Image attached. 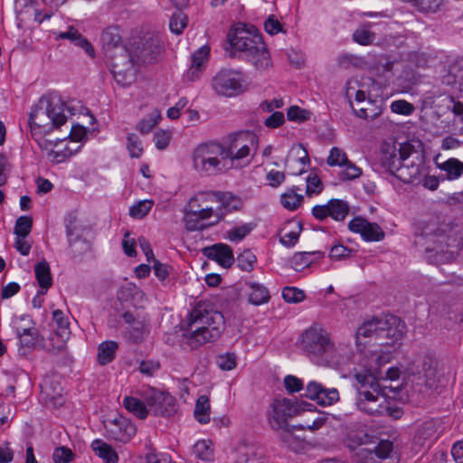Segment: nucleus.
I'll use <instances>...</instances> for the list:
<instances>
[{"label": "nucleus", "mask_w": 463, "mask_h": 463, "mask_svg": "<svg viewBox=\"0 0 463 463\" xmlns=\"http://www.w3.org/2000/svg\"><path fill=\"white\" fill-rule=\"evenodd\" d=\"M163 43L156 34L147 33L120 48L112 56V74L116 82L123 87L136 80L138 68L157 61Z\"/></svg>", "instance_id": "1"}, {"label": "nucleus", "mask_w": 463, "mask_h": 463, "mask_svg": "<svg viewBox=\"0 0 463 463\" xmlns=\"http://www.w3.org/2000/svg\"><path fill=\"white\" fill-rule=\"evenodd\" d=\"M224 329L223 315L210 303L199 302L189 314L184 337L190 348L195 349L219 339Z\"/></svg>", "instance_id": "2"}, {"label": "nucleus", "mask_w": 463, "mask_h": 463, "mask_svg": "<svg viewBox=\"0 0 463 463\" xmlns=\"http://www.w3.org/2000/svg\"><path fill=\"white\" fill-rule=\"evenodd\" d=\"M231 45L230 55L250 62L257 71H265L272 67L270 54L262 35L253 27L238 24L227 35Z\"/></svg>", "instance_id": "3"}, {"label": "nucleus", "mask_w": 463, "mask_h": 463, "mask_svg": "<svg viewBox=\"0 0 463 463\" xmlns=\"http://www.w3.org/2000/svg\"><path fill=\"white\" fill-rule=\"evenodd\" d=\"M403 324L393 315H383L364 321L356 330L357 346H392L403 335Z\"/></svg>", "instance_id": "4"}, {"label": "nucleus", "mask_w": 463, "mask_h": 463, "mask_svg": "<svg viewBox=\"0 0 463 463\" xmlns=\"http://www.w3.org/2000/svg\"><path fill=\"white\" fill-rule=\"evenodd\" d=\"M66 104L57 93H49L39 99L32 107L29 125L32 136L49 134L67 120Z\"/></svg>", "instance_id": "5"}, {"label": "nucleus", "mask_w": 463, "mask_h": 463, "mask_svg": "<svg viewBox=\"0 0 463 463\" xmlns=\"http://www.w3.org/2000/svg\"><path fill=\"white\" fill-rule=\"evenodd\" d=\"M299 347L317 364L339 366L343 363V359L338 356V348L329 333L318 324L311 326L302 333Z\"/></svg>", "instance_id": "6"}, {"label": "nucleus", "mask_w": 463, "mask_h": 463, "mask_svg": "<svg viewBox=\"0 0 463 463\" xmlns=\"http://www.w3.org/2000/svg\"><path fill=\"white\" fill-rule=\"evenodd\" d=\"M406 371L419 392L430 394L444 385V378L438 373L436 358L427 352L417 354L407 364Z\"/></svg>", "instance_id": "7"}, {"label": "nucleus", "mask_w": 463, "mask_h": 463, "mask_svg": "<svg viewBox=\"0 0 463 463\" xmlns=\"http://www.w3.org/2000/svg\"><path fill=\"white\" fill-rule=\"evenodd\" d=\"M412 152L413 147L408 143L400 144L399 147L391 144H383L379 156L380 165L401 181L411 183L420 175L417 165L404 164Z\"/></svg>", "instance_id": "8"}, {"label": "nucleus", "mask_w": 463, "mask_h": 463, "mask_svg": "<svg viewBox=\"0 0 463 463\" xmlns=\"http://www.w3.org/2000/svg\"><path fill=\"white\" fill-rule=\"evenodd\" d=\"M354 380L357 408L369 415L383 414L387 410L386 399L380 389L377 377L364 371L356 373Z\"/></svg>", "instance_id": "9"}, {"label": "nucleus", "mask_w": 463, "mask_h": 463, "mask_svg": "<svg viewBox=\"0 0 463 463\" xmlns=\"http://www.w3.org/2000/svg\"><path fill=\"white\" fill-rule=\"evenodd\" d=\"M227 160L224 148L218 142L201 144L193 153L194 167L201 175H211L226 170Z\"/></svg>", "instance_id": "10"}, {"label": "nucleus", "mask_w": 463, "mask_h": 463, "mask_svg": "<svg viewBox=\"0 0 463 463\" xmlns=\"http://www.w3.org/2000/svg\"><path fill=\"white\" fill-rule=\"evenodd\" d=\"M257 137L250 131H238L229 134L221 143L224 148V156L231 163V166L235 162L244 161V165L250 163L252 156L251 151L255 149Z\"/></svg>", "instance_id": "11"}, {"label": "nucleus", "mask_w": 463, "mask_h": 463, "mask_svg": "<svg viewBox=\"0 0 463 463\" xmlns=\"http://www.w3.org/2000/svg\"><path fill=\"white\" fill-rule=\"evenodd\" d=\"M212 87L218 95L234 97L246 91L248 85L241 71L223 69L213 78Z\"/></svg>", "instance_id": "12"}, {"label": "nucleus", "mask_w": 463, "mask_h": 463, "mask_svg": "<svg viewBox=\"0 0 463 463\" xmlns=\"http://www.w3.org/2000/svg\"><path fill=\"white\" fill-rule=\"evenodd\" d=\"M140 394L146 402L148 413L151 412L155 416L169 417L176 411V400L167 392L155 388H146Z\"/></svg>", "instance_id": "13"}, {"label": "nucleus", "mask_w": 463, "mask_h": 463, "mask_svg": "<svg viewBox=\"0 0 463 463\" xmlns=\"http://www.w3.org/2000/svg\"><path fill=\"white\" fill-rule=\"evenodd\" d=\"M299 413L298 404L288 399H276L269 406L268 420L273 430H280L287 427L289 419Z\"/></svg>", "instance_id": "14"}, {"label": "nucleus", "mask_w": 463, "mask_h": 463, "mask_svg": "<svg viewBox=\"0 0 463 463\" xmlns=\"http://www.w3.org/2000/svg\"><path fill=\"white\" fill-rule=\"evenodd\" d=\"M424 239L427 241H433L438 244V246L431 249L426 248L427 250H443V244H445L447 248L456 250H461L463 248V237L459 234L458 231L445 223L425 233Z\"/></svg>", "instance_id": "15"}, {"label": "nucleus", "mask_w": 463, "mask_h": 463, "mask_svg": "<svg viewBox=\"0 0 463 463\" xmlns=\"http://www.w3.org/2000/svg\"><path fill=\"white\" fill-rule=\"evenodd\" d=\"M32 324L33 321L28 316L14 317L13 320V326L22 348L31 349L38 346L42 335L36 327L31 326Z\"/></svg>", "instance_id": "16"}, {"label": "nucleus", "mask_w": 463, "mask_h": 463, "mask_svg": "<svg viewBox=\"0 0 463 463\" xmlns=\"http://www.w3.org/2000/svg\"><path fill=\"white\" fill-rule=\"evenodd\" d=\"M305 391L306 397L315 401L320 406H331L340 400V394L336 388H326L316 381H310Z\"/></svg>", "instance_id": "17"}, {"label": "nucleus", "mask_w": 463, "mask_h": 463, "mask_svg": "<svg viewBox=\"0 0 463 463\" xmlns=\"http://www.w3.org/2000/svg\"><path fill=\"white\" fill-rule=\"evenodd\" d=\"M348 229L354 233H359L365 241H381L385 237V232L376 222H370L360 216L349 222Z\"/></svg>", "instance_id": "18"}, {"label": "nucleus", "mask_w": 463, "mask_h": 463, "mask_svg": "<svg viewBox=\"0 0 463 463\" xmlns=\"http://www.w3.org/2000/svg\"><path fill=\"white\" fill-rule=\"evenodd\" d=\"M212 198H213V203L216 204L214 206L215 220L210 222V225L218 223L222 221L228 213L239 210L241 206V201L230 193H212Z\"/></svg>", "instance_id": "19"}, {"label": "nucleus", "mask_w": 463, "mask_h": 463, "mask_svg": "<svg viewBox=\"0 0 463 463\" xmlns=\"http://www.w3.org/2000/svg\"><path fill=\"white\" fill-rule=\"evenodd\" d=\"M105 427L113 439L127 442L135 436L137 429L130 420L122 415H117L114 419L108 420Z\"/></svg>", "instance_id": "20"}, {"label": "nucleus", "mask_w": 463, "mask_h": 463, "mask_svg": "<svg viewBox=\"0 0 463 463\" xmlns=\"http://www.w3.org/2000/svg\"><path fill=\"white\" fill-rule=\"evenodd\" d=\"M70 330L54 331L48 335H41L38 348L52 355L62 354L66 351V343L70 336Z\"/></svg>", "instance_id": "21"}, {"label": "nucleus", "mask_w": 463, "mask_h": 463, "mask_svg": "<svg viewBox=\"0 0 463 463\" xmlns=\"http://www.w3.org/2000/svg\"><path fill=\"white\" fill-rule=\"evenodd\" d=\"M354 89L347 83L345 97L348 99L350 107L354 113L361 118L366 120H373L382 114V104L381 100L368 99L364 104L355 107L352 101V90Z\"/></svg>", "instance_id": "22"}, {"label": "nucleus", "mask_w": 463, "mask_h": 463, "mask_svg": "<svg viewBox=\"0 0 463 463\" xmlns=\"http://www.w3.org/2000/svg\"><path fill=\"white\" fill-rule=\"evenodd\" d=\"M309 165V156L302 144L294 145L286 160V167L291 175H299L306 172Z\"/></svg>", "instance_id": "23"}, {"label": "nucleus", "mask_w": 463, "mask_h": 463, "mask_svg": "<svg viewBox=\"0 0 463 463\" xmlns=\"http://www.w3.org/2000/svg\"><path fill=\"white\" fill-rule=\"evenodd\" d=\"M42 396L46 404L53 408L60 407L63 404V388L54 377H46L41 384Z\"/></svg>", "instance_id": "24"}, {"label": "nucleus", "mask_w": 463, "mask_h": 463, "mask_svg": "<svg viewBox=\"0 0 463 463\" xmlns=\"http://www.w3.org/2000/svg\"><path fill=\"white\" fill-rule=\"evenodd\" d=\"M203 253L208 259L215 260L223 268H230L234 262L232 248L223 243H217L210 247H205L203 250Z\"/></svg>", "instance_id": "25"}, {"label": "nucleus", "mask_w": 463, "mask_h": 463, "mask_svg": "<svg viewBox=\"0 0 463 463\" xmlns=\"http://www.w3.org/2000/svg\"><path fill=\"white\" fill-rule=\"evenodd\" d=\"M121 35L118 27H109L101 34V42L107 55L109 59L110 67L112 68V56L120 48H127V45H121Z\"/></svg>", "instance_id": "26"}, {"label": "nucleus", "mask_w": 463, "mask_h": 463, "mask_svg": "<svg viewBox=\"0 0 463 463\" xmlns=\"http://www.w3.org/2000/svg\"><path fill=\"white\" fill-rule=\"evenodd\" d=\"M122 317L126 324L128 325L129 338L138 343L144 340L146 335L148 334L147 324L144 319L137 318L130 312H125Z\"/></svg>", "instance_id": "27"}, {"label": "nucleus", "mask_w": 463, "mask_h": 463, "mask_svg": "<svg viewBox=\"0 0 463 463\" xmlns=\"http://www.w3.org/2000/svg\"><path fill=\"white\" fill-rule=\"evenodd\" d=\"M64 223L68 240L82 238L85 229L83 220L79 218L77 211L68 213L65 217Z\"/></svg>", "instance_id": "28"}, {"label": "nucleus", "mask_w": 463, "mask_h": 463, "mask_svg": "<svg viewBox=\"0 0 463 463\" xmlns=\"http://www.w3.org/2000/svg\"><path fill=\"white\" fill-rule=\"evenodd\" d=\"M34 274L41 288V294H46L49 288L52 285V278L49 263L46 260L37 263L34 266Z\"/></svg>", "instance_id": "29"}, {"label": "nucleus", "mask_w": 463, "mask_h": 463, "mask_svg": "<svg viewBox=\"0 0 463 463\" xmlns=\"http://www.w3.org/2000/svg\"><path fill=\"white\" fill-rule=\"evenodd\" d=\"M236 463H269L268 458L260 451L249 447H241L236 450Z\"/></svg>", "instance_id": "30"}, {"label": "nucleus", "mask_w": 463, "mask_h": 463, "mask_svg": "<svg viewBox=\"0 0 463 463\" xmlns=\"http://www.w3.org/2000/svg\"><path fill=\"white\" fill-rule=\"evenodd\" d=\"M94 453L105 463H118V457L113 448L101 439H95L91 443Z\"/></svg>", "instance_id": "31"}, {"label": "nucleus", "mask_w": 463, "mask_h": 463, "mask_svg": "<svg viewBox=\"0 0 463 463\" xmlns=\"http://www.w3.org/2000/svg\"><path fill=\"white\" fill-rule=\"evenodd\" d=\"M443 82L448 85H458L463 91V58L458 59L449 69L447 75L443 77Z\"/></svg>", "instance_id": "32"}, {"label": "nucleus", "mask_w": 463, "mask_h": 463, "mask_svg": "<svg viewBox=\"0 0 463 463\" xmlns=\"http://www.w3.org/2000/svg\"><path fill=\"white\" fill-rule=\"evenodd\" d=\"M123 406L126 410L138 419L144 420L148 415L146 402L133 396H126L123 400Z\"/></svg>", "instance_id": "33"}, {"label": "nucleus", "mask_w": 463, "mask_h": 463, "mask_svg": "<svg viewBox=\"0 0 463 463\" xmlns=\"http://www.w3.org/2000/svg\"><path fill=\"white\" fill-rule=\"evenodd\" d=\"M118 345L115 341H105L99 345L97 360L100 365H106L113 361Z\"/></svg>", "instance_id": "34"}, {"label": "nucleus", "mask_w": 463, "mask_h": 463, "mask_svg": "<svg viewBox=\"0 0 463 463\" xmlns=\"http://www.w3.org/2000/svg\"><path fill=\"white\" fill-rule=\"evenodd\" d=\"M249 302L255 306H260L269 302L270 296L268 288L260 283L250 282L249 284Z\"/></svg>", "instance_id": "35"}, {"label": "nucleus", "mask_w": 463, "mask_h": 463, "mask_svg": "<svg viewBox=\"0 0 463 463\" xmlns=\"http://www.w3.org/2000/svg\"><path fill=\"white\" fill-rule=\"evenodd\" d=\"M329 217L336 222H343L349 213V205L345 201L331 199L327 202Z\"/></svg>", "instance_id": "36"}, {"label": "nucleus", "mask_w": 463, "mask_h": 463, "mask_svg": "<svg viewBox=\"0 0 463 463\" xmlns=\"http://www.w3.org/2000/svg\"><path fill=\"white\" fill-rule=\"evenodd\" d=\"M194 414L201 424L210 421V402L207 396L202 395L197 399Z\"/></svg>", "instance_id": "37"}, {"label": "nucleus", "mask_w": 463, "mask_h": 463, "mask_svg": "<svg viewBox=\"0 0 463 463\" xmlns=\"http://www.w3.org/2000/svg\"><path fill=\"white\" fill-rule=\"evenodd\" d=\"M317 254L319 257L324 256L321 251H304L295 253L291 260L292 268L297 271H301L312 263L311 257Z\"/></svg>", "instance_id": "38"}, {"label": "nucleus", "mask_w": 463, "mask_h": 463, "mask_svg": "<svg viewBox=\"0 0 463 463\" xmlns=\"http://www.w3.org/2000/svg\"><path fill=\"white\" fill-rule=\"evenodd\" d=\"M56 38L69 40L75 46L80 47L87 52V39L73 26H70L66 32L59 33Z\"/></svg>", "instance_id": "39"}, {"label": "nucleus", "mask_w": 463, "mask_h": 463, "mask_svg": "<svg viewBox=\"0 0 463 463\" xmlns=\"http://www.w3.org/2000/svg\"><path fill=\"white\" fill-rule=\"evenodd\" d=\"M303 195L298 194L295 188L288 189L283 194H281L280 202L284 208L294 211L302 203Z\"/></svg>", "instance_id": "40"}, {"label": "nucleus", "mask_w": 463, "mask_h": 463, "mask_svg": "<svg viewBox=\"0 0 463 463\" xmlns=\"http://www.w3.org/2000/svg\"><path fill=\"white\" fill-rule=\"evenodd\" d=\"M193 451L195 458L201 460L209 461L213 457V449L210 440L203 439L197 441L194 445Z\"/></svg>", "instance_id": "41"}, {"label": "nucleus", "mask_w": 463, "mask_h": 463, "mask_svg": "<svg viewBox=\"0 0 463 463\" xmlns=\"http://www.w3.org/2000/svg\"><path fill=\"white\" fill-rule=\"evenodd\" d=\"M279 430L280 440L290 449L298 450L302 447V440L298 439L288 427Z\"/></svg>", "instance_id": "42"}, {"label": "nucleus", "mask_w": 463, "mask_h": 463, "mask_svg": "<svg viewBox=\"0 0 463 463\" xmlns=\"http://www.w3.org/2000/svg\"><path fill=\"white\" fill-rule=\"evenodd\" d=\"M184 227L189 232H194V231H203L206 227L211 226L209 224L203 223V221L200 219L199 215L194 213V212H184Z\"/></svg>", "instance_id": "43"}, {"label": "nucleus", "mask_w": 463, "mask_h": 463, "mask_svg": "<svg viewBox=\"0 0 463 463\" xmlns=\"http://www.w3.org/2000/svg\"><path fill=\"white\" fill-rule=\"evenodd\" d=\"M449 179H457L463 174V163L456 158H450L441 165Z\"/></svg>", "instance_id": "44"}, {"label": "nucleus", "mask_w": 463, "mask_h": 463, "mask_svg": "<svg viewBox=\"0 0 463 463\" xmlns=\"http://www.w3.org/2000/svg\"><path fill=\"white\" fill-rule=\"evenodd\" d=\"M254 227L255 225L252 223H244L234 227L227 232V238L231 241H241L251 232Z\"/></svg>", "instance_id": "45"}, {"label": "nucleus", "mask_w": 463, "mask_h": 463, "mask_svg": "<svg viewBox=\"0 0 463 463\" xmlns=\"http://www.w3.org/2000/svg\"><path fill=\"white\" fill-rule=\"evenodd\" d=\"M256 256L250 250H245L237 257V265L243 271H250L256 263Z\"/></svg>", "instance_id": "46"}, {"label": "nucleus", "mask_w": 463, "mask_h": 463, "mask_svg": "<svg viewBox=\"0 0 463 463\" xmlns=\"http://www.w3.org/2000/svg\"><path fill=\"white\" fill-rule=\"evenodd\" d=\"M346 153L339 147H333L330 150L329 156L326 159V163L330 166H341L343 167L348 162Z\"/></svg>", "instance_id": "47"}, {"label": "nucleus", "mask_w": 463, "mask_h": 463, "mask_svg": "<svg viewBox=\"0 0 463 463\" xmlns=\"http://www.w3.org/2000/svg\"><path fill=\"white\" fill-rule=\"evenodd\" d=\"M69 254L74 260H81L86 251V242L83 238L68 240Z\"/></svg>", "instance_id": "48"}, {"label": "nucleus", "mask_w": 463, "mask_h": 463, "mask_svg": "<svg viewBox=\"0 0 463 463\" xmlns=\"http://www.w3.org/2000/svg\"><path fill=\"white\" fill-rule=\"evenodd\" d=\"M154 203L150 200L139 201L130 207L129 214L134 218L141 219L145 217L151 210Z\"/></svg>", "instance_id": "49"}, {"label": "nucleus", "mask_w": 463, "mask_h": 463, "mask_svg": "<svg viewBox=\"0 0 463 463\" xmlns=\"http://www.w3.org/2000/svg\"><path fill=\"white\" fill-rule=\"evenodd\" d=\"M213 203V198H212V193H203L195 195L191 198L188 203V208L185 211L188 212H196L200 208H203L202 205L203 203Z\"/></svg>", "instance_id": "50"}, {"label": "nucleus", "mask_w": 463, "mask_h": 463, "mask_svg": "<svg viewBox=\"0 0 463 463\" xmlns=\"http://www.w3.org/2000/svg\"><path fill=\"white\" fill-rule=\"evenodd\" d=\"M33 227V220L30 216H21L15 222L14 233L16 236H27Z\"/></svg>", "instance_id": "51"}, {"label": "nucleus", "mask_w": 463, "mask_h": 463, "mask_svg": "<svg viewBox=\"0 0 463 463\" xmlns=\"http://www.w3.org/2000/svg\"><path fill=\"white\" fill-rule=\"evenodd\" d=\"M128 150L131 157L138 158L143 154V146L140 139L135 134L128 136Z\"/></svg>", "instance_id": "52"}, {"label": "nucleus", "mask_w": 463, "mask_h": 463, "mask_svg": "<svg viewBox=\"0 0 463 463\" xmlns=\"http://www.w3.org/2000/svg\"><path fill=\"white\" fill-rule=\"evenodd\" d=\"M186 16L181 13H175L172 15L169 23V27L172 33L175 34L182 33L184 28L186 26Z\"/></svg>", "instance_id": "53"}, {"label": "nucleus", "mask_w": 463, "mask_h": 463, "mask_svg": "<svg viewBox=\"0 0 463 463\" xmlns=\"http://www.w3.org/2000/svg\"><path fill=\"white\" fill-rule=\"evenodd\" d=\"M282 297L286 302L298 303L305 298L304 291L293 287H286L282 290Z\"/></svg>", "instance_id": "54"}, {"label": "nucleus", "mask_w": 463, "mask_h": 463, "mask_svg": "<svg viewBox=\"0 0 463 463\" xmlns=\"http://www.w3.org/2000/svg\"><path fill=\"white\" fill-rule=\"evenodd\" d=\"M362 169L355 165L351 161H348L346 165L343 166L341 171V177L344 180H354L362 175Z\"/></svg>", "instance_id": "55"}, {"label": "nucleus", "mask_w": 463, "mask_h": 463, "mask_svg": "<svg viewBox=\"0 0 463 463\" xmlns=\"http://www.w3.org/2000/svg\"><path fill=\"white\" fill-rule=\"evenodd\" d=\"M74 454L67 447H58L54 449L52 459L54 463H69L72 460Z\"/></svg>", "instance_id": "56"}, {"label": "nucleus", "mask_w": 463, "mask_h": 463, "mask_svg": "<svg viewBox=\"0 0 463 463\" xmlns=\"http://www.w3.org/2000/svg\"><path fill=\"white\" fill-rule=\"evenodd\" d=\"M218 366L223 371H231L236 366V355L233 353H227L217 357Z\"/></svg>", "instance_id": "57"}, {"label": "nucleus", "mask_w": 463, "mask_h": 463, "mask_svg": "<svg viewBox=\"0 0 463 463\" xmlns=\"http://www.w3.org/2000/svg\"><path fill=\"white\" fill-rule=\"evenodd\" d=\"M287 116L288 120L303 122L309 118L310 112L298 106H292L288 109Z\"/></svg>", "instance_id": "58"}, {"label": "nucleus", "mask_w": 463, "mask_h": 463, "mask_svg": "<svg viewBox=\"0 0 463 463\" xmlns=\"http://www.w3.org/2000/svg\"><path fill=\"white\" fill-rule=\"evenodd\" d=\"M171 139V132L167 130H157L154 134V142L157 149H165Z\"/></svg>", "instance_id": "59"}, {"label": "nucleus", "mask_w": 463, "mask_h": 463, "mask_svg": "<svg viewBox=\"0 0 463 463\" xmlns=\"http://www.w3.org/2000/svg\"><path fill=\"white\" fill-rule=\"evenodd\" d=\"M391 109L394 113L409 116L413 112L414 107L406 100L399 99L392 103Z\"/></svg>", "instance_id": "60"}, {"label": "nucleus", "mask_w": 463, "mask_h": 463, "mask_svg": "<svg viewBox=\"0 0 463 463\" xmlns=\"http://www.w3.org/2000/svg\"><path fill=\"white\" fill-rule=\"evenodd\" d=\"M209 52L210 48L207 45L202 46L193 53L191 64L204 68V63L208 60Z\"/></svg>", "instance_id": "61"}, {"label": "nucleus", "mask_w": 463, "mask_h": 463, "mask_svg": "<svg viewBox=\"0 0 463 463\" xmlns=\"http://www.w3.org/2000/svg\"><path fill=\"white\" fill-rule=\"evenodd\" d=\"M374 33L365 29H357L353 33V39L359 44L367 45L374 40Z\"/></svg>", "instance_id": "62"}, {"label": "nucleus", "mask_w": 463, "mask_h": 463, "mask_svg": "<svg viewBox=\"0 0 463 463\" xmlns=\"http://www.w3.org/2000/svg\"><path fill=\"white\" fill-rule=\"evenodd\" d=\"M52 319L57 326L55 331L70 330L68 317L64 314L62 310H54L52 312Z\"/></svg>", "instance_id": "63"}, {"label": "nucleus", "mask_w": 463, "mask_h": 463, "mask_svg": "<svg viewBox=\"0 0 463 463\" xmlns=\"http://www.w3.org/2000/svg\"><path fill=\"white\" fill-rule=\"evenodd\" d=\"M322 182L317 175L307 176L306 191L307 195H311L313 194H319L322 191Z\"/></svg>", "instance_id": "64"}]
</instances>
